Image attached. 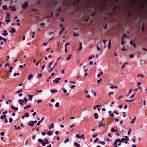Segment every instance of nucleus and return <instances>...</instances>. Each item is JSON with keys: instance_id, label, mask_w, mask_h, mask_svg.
Segmentation results:
<instances>
[{"instance_id": "f257e3e1", "label": "nucleus", "mask_w": 147, "mask_h": 147, "mask_svg": "<svg viewBox=\"0 0 147 147\" xmlns=\"http://www.w3.org/2000/svg\"><path fill=\"white\" fill-rule=\"evenodd\" d=\"M121 142L120 139H118L115 140L113 142V145H114V147H117V146H120L121 144Z\"/></svg>"}, {"instance_id": "f03ea898", "label": "nucleus", "mask_w": 147, "mask_h": 147, "mask_svg": "<svg viewBox=\"0 0 147 147\" xmlns=\"http://www.w3.org/2000/svg\"><path fill=\"white\" fill-rule=\"evenodd\" d=\"M38 141L39 142L41 143L43 146H44L46 144H48L49 143L48 140L47 139H45V142H44L43 140L41 139H39Z\"/></svg>"}, {"instance_id": "7ed1b4c3", "label": "nucleus", "mask_w": 147, "mask_h": 147, "mask_svg": "<svg viewBox=\"0 0 147 147\" xmlns=\"http://www.w3.org/2000/svg\"><path fill=\"white\" fill-rule=\"evenodd\" d=\"M123 138L120 140L121 142L124 143L125 142V144H127L129 140V138L127 136H123Z\"/></svg>"}, {"instance_id": "20e7f679", "label": "nucleus", "mask_w": 147, "mask_h": 147, "mask_svg": "<svg viewBox=\"0 0 147 147\" xmlns=\"http://www.w3.org/2000/svg\"><path fill=\"white\" fill-rule=\"evenodd\" d=\"M28 5V2H26L22 5V7L24 9H26Z\"/></svg>"}, {"instance_id": "39448f33", "label": "nucleus", "mask_w": 147, "mask_h": 147, "mask_svg": "<svg viewBox=\"0 0 147 147\" xmlns=\"http://www.w3.org/2000/svg\"><path fill=\"white\" fill-rule=\"evenodd\" d=\"M61 79V78H56L55 80L53 81V82L56 83H58L59 82V80H60Z\"/></svg>"}, {"instance_id": "423d86ee", "label": "nucleus", "mask_w": 147, "mask_h": 147, "mask_svg": "<svg viewBox=\"0 0 147 147\" xmlns=\"http://www.w3.org/2000/svg\"><path fill=\"white\" fill-rule=\"evenodd\" d=\"M62 90H63L64 93L67 96L69 95V94L67 92V91L65 89V88L64 87H63L62 88Z\"/></svg>"}, {"instance_id": "0eeeda50", "label": "nucleus", "mask_w": 147, "mask_h": 147, "mask_svg": "<svg viewBox=\"0 0 147 147\" xmlns=\"http://www.w3.org/2000/svg\"><path fill=\"white\" fill-rule=\"evenodd\" d=\"M82 49V43L81 42L79 43V48L78 49L79 51H81Z\"/></svg>"}, {"instance_id": "6e6552de", "label": "nucleus", "mask_w": 147, "mask_h": 147, "mask_svg": "<svg viewBox=\"0 0 147 147\" xmlns=\"http://www.w3.org/2000/svg\"><path fill=\"white\" fill-rule=\"evenodd\" d=\"M34 123L33 121H30L28 124V125L32 127L33 126Z\"/></svg>"}, {"instance_id": "1a4fd4ad", "label": "nucleus", "mask_w": 147, "mask_h": 147, "mask_svg": "<svg viewBox=\"0 0 147 147\" xmlns=\"http://www.w3.org/2000/svg\"><path fill=\"white\" fill-rule=\"evenodd\" d=\"M18 102L20 103L21 105H23L22 103L24 102V101L23 100L19 99L18 100Z\"/></svg>"}, {"instance_id": "9d476101", "label": "nucleus", "mask_w": 147, "mask_h": 147, "mask_svg": "<svg viewBox=\"0 0 147 147\" xmlns=\"http://www.w3.org/2000/svg\"><path fill=\"white\" fill-rule=\"evenodd\" d=\"M99 123H100V124L98 125V127H104L105 126V124H103L102 122L101 123H100V122H99Z\"/></svg>"}, {"instance_id": "9b49d317", "label": "nucleus", "mask_w": 147, "mask_h": 147, "mask_svg": "<svg viewBox=\"0 0 147 147\" xmlns=\"http://www.w3.org/2000/svg\"><path fill=\"white\" fill-rule=\"evenodd\" d=\"M27 96L28 97H29L28 100L30 101L31 100L33 96L32 95H30L29 94H28L27 95Z\"/></svg>"}, {"instance_id": "f8f14e48", "label": "nucleus", "mask_w": 147, "mask_h": 147, "mask_svg": "<svg viewBox=\"0 0 147 147\" xmlns=\"http://www.w3.org/2000/svg\"><path fill=\"white\" fill-rule=\"evenodd\" d=\"M11 30L9 31V32L10 33H12L15 32L16 30L15 29L12 28Z\"/></svg>"}, {"instance_id": "ddd939ff", "label": "nucleus", "mask_w": 147, "mask_h": 147, "mask_svg": "<svg viewBox=\"0 0 147 147\" xmlns=\"http://www.w3.org/2000/svg\"><path fill=\"white\" fill-rule=\"evenodd\" d=\"M54 127V123H52L50 126L49 127V128L50 129H51V128H53Z\"/></svg>"}, {"instance_id": "4468645a", "label": "nucleus", "mask_w": 147, "mask_h": 147, "mask_svg": "<svg viewBox=\"0 0 147 147\" xmlns=\"http://www.w3.org/2000/svg\"><path fill=\"white\" fill-rule=\"evenodd\" d=\"M74 146L76 147H80V145L79 144H78L76 142L74 143Z\"/></svg>"}, {"instance_id": "2eb2a0df", "label": "nucleus", "mask_w": 147, "mask_h": 147, "mask_svg": "<svg viewBox=\"0 0 147 147\" xmlns=\"http://www.w3.org/2000/svg\"><path fill=\"white\" fill-rule=\"evenodd\" d=\"M98 114L97 113H95L94 114V116L95 117V118L96 119H98Z\"/></svg>"}, {"instance_id": "dca6fc26", "label": "nucleus", "mask_w": 147, "mask_h": 147, "mask_svg": "<svg viewBox=\"0 0 147 147\" xmlns=\"http://www.w3.org/2000/svg\"><path fill=\"white\" fill-rule=\"evenodd\" d=\"M33 77V75L32 74H30L28 77V80H30Z\"/></svg>"}, {"instance_id": "f3484780", "label": "nucleus", "mask_w": 147, "mask_h": 147, "mask_svg": "<svg viewBox=\"0 0 147 147\" xmlns=\"http://www.w3.org/2000/svg\"><path fill=\"white\" fill-rule=\"evenodd\" d=\"M50 91L51 93H56L57 92V90H55V89H53V90H51Z\"/></svg>"}, {"instance_id": "a211bd4d", "label": "nucleus", "mask_w": 147, "mask_h": 147, "mask_svg": "<svg viewBox=\"0 0 147 147\" xmlns=\"http://www.w3.org/2000/svg\"><path fill=\"white\" fill-rule=\"evenodd\" d=\"M136 117H135L131 121V124H133L134 122L135 121V120L136 119Z\"/></svg>"}, {"instance_id": "6ab92c4d", "label": "nucleus", "mask_w": 147, "mask_h": 147, "mask_svg": "<svg viewBox=\"0 0 147 147\" xmlns=\"http://www.w3.org/2000/svg\"><path fill=\"white\" fill-rule=\"evenodd\" d=\"M34 101L35 102H36L38 104L42 102V100H35Z\"/></svg>"}, {"instance_id": "aec40b11", "label": "nucleus", "mask_w": 147, "mask_h": 147, "mask_svg": "<svg viewBox=\"0 0 147 147\" xmlns=\"http://www.w3.org/2000/svg\"><path fill=\"white\" fill-rule=\"evenodd\" d=\"M11 107L12 109H14L16 111L18 110V108L17 107L15 108L14 106L13 105H12L11 106Z\"/></svg>"}, {"instance_id": "412c9836", "label": "nucleus", "mask_w": 147, "mask_h": 147, "mask_svg": "<svg viewBox=\"0 0 147 147\" xmlns=\"http://www.w3.org/2000/svg\"><path fill=\"white\" fill-rule=\"evenodd\" d=\"M4 32L5 33V34L4 33H3V36H7L8 35V34L7 33V31L6 30H4Z\"/></svg>"}, {"instance_id": "4be33fe9", "label": "nucleus", "mask_w": 147, "mask_h": 147, "mask_svg": "<svg viewBox=\"0 0 147 147\" xmlns=\"http://www.w3.org/2000/svg\"><path fill=\"white\" fill-rule=\"evenodd\" d=\"M71 57H72V55H69L68 56L67 58L66 59V60H70L71 59Z\"/></svg>"}, {"instance_id": "5701e85b", "label": "nucleus", "mask_w": 147, "mask_h": 147, "mask_svg": "<svg viewBox=\"0 0 147 147\" xmlns=\"http://www.w3.org/2000/svg\"><path fill=\"white\" fill-rule=\"evenodd\" d=\"M57 63H56L55 64V65H54V66L53 67L51 68L50 69L49 71V72H51L53 69V68H54V67H55V66L57 65Z\"/></svg>"}, {"instance_id": "b1692460", "label": "nucleus", "mask_w": 147, "mask_h": 147, "mask_svg": "<svg viewBox=\"0 0 147 147\" xmlns=\"http://www.w3.org/2000/svg\"><path fill=\"white\" fill-rule=\"evenodd\" d=\"M111 40H110L108 43V49H110V47H111Z\"/></svg>"}, {"instance_id": "393cba45", "label": "nucleus", "mask_w": 147, "mask_h": 147, "mask_svg": "<svg viewBox=\"0 0 147 147\" xmlns=\"http://www.w3.org/2000/svg\"><path fill=\"white\" fill-rule=\"evenodd\" d=\"M125 100L126 102H133L134 101V99H132L131 100H128L127 99H125Z\"/></svg>"}, {"instance_id": "a878e982", "label": "nucleus", "mask_w": 147, "mask_h": 147, "mask_svg": "<svg viewBox=\"0 0 147 147\" xmlns=\"http://www.w3.org/2000/svg\"><path fill=\"white\" fill-rule=\"evenodd\" d=\"M116 131V130H115L113 127L112 128L111 130V132L112 133H114Z\"/></svg>"}, {"instance_id": "bb28decb", "label": "nucleus", "mask_w": 147, "mask_h": 147, "mask_svg": "<svg viewBox=\"0 0 147 147\" xmlns=\"http://www.w3.org/2000/svg\"><path fill=\"white\" fill-rule=\"evenodd\" d=\"M103 74V72L102 71H101L100 72V74H98L97 76L98 77H99L101 75H102Z\"/></svg>"}, {"instance_id": "cd10ccee", "label": "nucleus", "mask_w": 147, "mask_h": 147, "mask_svg": "<svg viewBox=\"0 0 147 147\" xmlns=\"http://www.w3.org/2000/svg\"><path fill=\"white\" fill-rule=\"evenodd\" d=\"M2 8L4 10H6L7 9V6L5 5L3 6L2 7Z\"/></svg>"}, {"instance_id": "c85d7f7f", "label": "nucleus", "mask_w": 147, "mask_h": 147, "mask_svg": "<svg viewBox=\"0 0 147 147\" xmlns=\"http://www.w3.org/2000/svg\"><path fill=\"white\" fill-rule=\"evenodd\" d=\"M31 107V106L30 105H28V106H25L24 107V109H26L27 108H29L30 107Z\"/></svg>"}, {"instance_id": "c756f323", "label": "nucleus", "mask_w": 147, "mask_h": 147, "mask_svg": "<svg viewBox=\"0 0 147 147\" xmlns=\"http://www.w3.org/2000/svg\"><path fill=\"white\" fill-rule=\"evenodd\" d=\"M47 134L49 136L53 134V133L51 131H49L47 133Z\"/></svg>"}, {"instance_id": "7c9ffc66", "label": "nucleus", "mask_w": 147, "mask_h": 147, "mask_svg": "<svg viewBox=\"0 0 147 147\" xmlns=\"http://www.w3.org/2000/svg\"><path fill=\"white\" fill-rule=\"evenodd\" d=\"M69 141V138H66V140L64 141V142L65 143H66L67 142H68Z\"/></svg>"}, {"instance_id": "2f4dec72", "label": "nucleus", "mask_w": 147, "mask_h": 147, "mask_svg": "<svg viewBox=\"0 0 147 147\" xmlns=\"http://www.w3.org/2000/svg\"><path fill=\"white\" fill-rule=\"evenodd\" d=\"M76 137H77V138H78V139H80V138H81V136H80V135H78V134H76Z\"/></svg>"}, {"instance_id": "473e14b6", "label": "nucleus", "mask_w": 147, "mask_h": 147, "mask_svg": "<svg viewBox=\"0 0 147 147\" xmlns=\"http://www.w3.org/2000/svg\"><path fill=\"white\" fill-rule=\"evenodd\" d=\"M134 57V55L132 54H130L129 55V57L130 58H133Z\"/></svg>"}, {"instance_id": "72a5a7b5", "label": "nucleus", "mask_w": 147, "mask_h": 147, "mask_svg": "<svg viewBox=\"0 0 147 147\" xmlns=\"http://www.w3.org/2000/svg\"><path fill=\"white\" fill-rule=\"evenodd\" d=\"M7 18H8V19L10 20V16L9 14L7 13Z\"/></svg>"}, {"instance_id": "f704fd0d", "label": "nucleus", "mask_w": 147, "mask_h": 147, "mask_svg": "<svg viewBox=\"0 0 147 147\" xmlns=\"http://www.w3.org/2000/svg\"><path fill=\"white\" fill-rule=\"evenodd\" d=\"M64 28H62V29L60 31L59 35L60 34H61L64 30Z\"/></svg>"}, {"instance_id": "c9c22d12", "label": "nucleus", "mask_w": 147, "mask_h": 147, "mask_svg": "<svg viewBox=\"0 0 147 147\" xmlns=\"http://www.w3.org/2000/svg\"><path fill=\"white\" fill-rule=\"evenodd\" d=\"M59 106V102H57L55 105V106L56 107H58Z\"/></svg>"}, {"instance_id": "e433bc0d", "label": "nucleus", "mask_w": 147, "mask_h": 147, "mask_svg": "<svg viewBox=\"0 0 147 147\" xmlns=\"http://www.w3.org/2000/svg\"><path fill=\"white\" fill-rule=\"evenodd\" d=\"M94 56L93 55H92L91 56H90L89 58V59H92V58H94Z\"/></svg>"}, {"instance_id": "4c0bfd02", "label": "nucleus", "mask_w": 147, "mask_h": 147, "mask_svg": "<svg viewBox=\"0 0 147 147\" xmlns=\"http://www.w3.org/2000/svg\"><path fill=\"white\" fill-rule=\"evenodd\" d=\"M53 62H51L48 65V67L49 68H50L51 67V65L52 64Z\"/></svg>"}, {"instance_id": "58836bf2", "label": "nucleus", "mask_w": 147, "mask_h": 147, "mask_svg": "<svg viewBox=\"0 0 147 147\" xmlns=\"http://www.w3.org/2000/svg\"><path fill=\"white\" fill-rule=\"evenodd\" d=\"M14 127H15V129H16V130H18V129H20V126H18V127H16V125H15V126H14Z\"/></svg>"}, {"instance_id": "ea45409f", "label": "nucleus", "mask_w": 147, "mask_h": 147, "mask_svg": "<svg viewBox=\"0 0 147 147\" xmlns=\"http://www.w3.org/2000/svg\"><path fill=\"white\" fill-rule=\"evenodd\" d=\"M132 90H133V89H130L129 90V93H128V94H127V95L128 96H129V94H130V93L131 92V91H132Z\"/></svg>"}, {"instance_id": "a19ab883", "label": "nucleus", "mask_w": 147, "mask_h": 147, "mask_svg": "<svg viewBox=\"0 0 147 147\" xmlns=\"http://www.w3.org/2000/svg\"><path fill=\"white\" fill-rule=\"evenodd\" d=\"M99 142L100 144H103V145H105V142H104V141H102V142L100 141V142Z\"/></svg>"}, {"instance_id": "79ce46f5", "label": "nucleus", "mask_w": 147, "mask_h": 147, "mask_svg": "<svg viewBox=\"0 0 147 147\" xmlns=\"http://www.w3.org/2000/svg\"><path fill=\"white\" fill-rule=\"evenodd\" d=\"M24 101H25V103H26L27 102V99L26 98H24L23 99Z\"/></svg>"}, {"instance_id": "37998d69", "label": "nucleus", "mask_w": 147, "mask_h": 147, "mask_svg": "<svg viewBox=\"0 0 147 147\" xmlns=\"http://www.w3.org/2000/svg\"><path fill=\"white\" fill-rule=\"evenodd\" d=\"M14 76H16L17 75H20V74L19 73H14Z\"/></svg>"}, {"instance_id": "c03bdc74", "label": "nucleus", "mask_w": 147, "mask_h": 147, "mask_svg": "<svg viewBox=\"0 0 147 147\" xmlns=\"http://www.w3.org/2000/svg\"><path fill=\"white\" fill-rule=\"evenodd\" d=\"M13 121V119L12 118H10L9 119V122L10 123H11Z\"/></svg>"}, {"instance_id": "a18cd8bd", "label": "nucleus", "mask_w": 147, "mask_h": 147, "mask_svg": "<svg viewBox=\"0 0 147 147\" xmlns=\"http://www.w3.org/2000/svg\"><path fill=\"white\" fill-rule=\"evenodd\" d=\"M114 88L115 87L113 85H111V86L110 87V88L112 89H114Z\"/></svg>"}, {"instance_id": "49530a36", "label": "nucleus", "mask_w": 147, "mask_h": 147, "mask_svg": "<svg viewBox=\"0 0 147 147\" xmlns=\"http://www.w3.org/2000/svg\"><path fill=\"white\" fill-rule=\"evenodd\" d=\"M13 69V67H10L9 71L11 72H12V70Z\"/></svg>"}, {"instance_id": "de8ad7c7", "label": "nucleus", "mask_w": 147, "mask_h": 147, "mask_svg": "<svg viewBox=\"0 0 147 147\" xmlns=\"http://www.w3.org/2000/svg\"><path fill=\"white\" fill-rule=\"evenodd\" d=\"M10 20L8 19H6L5 20V21H6L7 23H8L9 22H10Z\"/></svg>"}, {"instance_id": "09e8293b", "label": "nucleus", "mask_w": 147, "mask_h": 147, "mask_svg": "<svg viewBox=\"0 0 147 147\" xmlns=\"http://www.w3.org/2000/svg\"><path fill=\"white\" fill-rule=\"evenodd\" d=\"M41 122H42L41 121H39L37 123V125H39L40 124V123Z\"/></svg>"}, {"instance_id": "8fccbe9b", "label": "nucleus", "mask_w": 147, "mask_h": 147, "mask_svg": "<svg viewBox=\"0 0 147 147\" xmlns=\"http://www.w3.org/2000/svg\"><path fill=\"white\" fill-rule=\"evenodd\" d=\"M22 89L20 90L19 91H17L16 92V93H20V92H22Z\"/></svg>"}, {"instance_id": "3c124183", "label": "nucleus", "mask_w": 147, "mask_h": 147, "mask_svg": "<svg viewBox=\"0 0 147 147\" xmlns=\"http://www.w3.org/2000/svg\"><path fill=\"white\" fill-rule=\"evenodd\" d=\"M131 131V129H129L128 132V135H129L130 134Z\"/></svg>"}, {"instance_id": "603ef678", "label": "nucleus", "mask_w": 147, "mask_h": 147, "mask_svg": "<svg viewBox=\"0 0 147 147\" xmlns=\"http://www.w3.org/2000/svg\"><path fill=\"white\" fill-rule=\"evenodd\" d=\"M113 92H111L109 93L108 95L109 96H110V95H111V94L113 95Z\"/></svg>"}, {"instance_id": "864d4df0", "label": "nucleus", "mask_w": 147, "mask_h": 147, "mask_svg": "<svg viewBox=\"0 0 147 147\" xmlns=\"http://www.w3.org/2000/svg\"><path fill=\"white\" fill-rule=\"evenodd\" d=\"M97 50L98 51H100L101 50V49L100 48L98 47V45L97 46Z\"/></svg>"}, {"instance_id": "5fc2aeb1", "label": "nucleus", "mask_w": 147, "mask_h": 147, "mask_svg": "<svg viewBox=\"0 0 147 147\" xmlns=\"http://www.w3.org/2000/svg\"><path fill=\"white\" fill-rule=\"evenodd\" d=\"M74 35L75 37H76L77 36H79V34H76L75 33L74 34Z\"/></svg>"}, {"instance_id": "6e6d98bb", "label": "nucleus", "mask_w": 147, "mask_h": 147, "mask_svg": "<svg viewBox=\"0 0 147 147\" xmlns=\"http://www.w3.org/2000/svg\"><path fill=\"white\" fill-rule=\"evenodd\" d=\"M42 76V74H39L38 75V78H39L40 77Z\"/></svg>"}, {"instance_id": "4d7b16f0", "label": "nucleus", "mask_w": 147, "mask_h": 147, "mask_svg": "<svg viewBox=\"0 0 147 147\" xmlns=\"http://www.w3.org/2000/svg\"><path fill=\"white\" fill-rule=\"evenodd\" d=\"M81 138L82 137V139H83V140H84L85 139V138L84 137V134H82L81 136Z\"/></svg>"}, {"instance_id": "13d9d810", "label": "nucleus", "mask_w": 147, "mask_h": 147, "mask_svg": "<svg viewBox=\"0 0 147 147\" xmlns=\"http://www.w3.org/2000/svg\"><path fill=\"white\" fill-rule=\"evenodd\" d=\"M102 80V79H101L99 80H97V83L98 84H99L100 82H101Z\"/></svg>"}, {"instance_id": "bf43d9fd", "label": "nucleus", "mask_w": 147, "mask_h": 147, "mask_svg": "<svg viewBox=\"0 0 147 147\" xmlns=\"http://www.w3.org/2000/svg\"><path fill=\"white\" fill-rule=\"evenodd\" d=\"M134 94H133L130 97V98H133L134 96Z\"/></svg>"}, {"instance_id": "052dcab7", "label": "nucleus", "mask_w": 147, "mask_h": 147, "mask_svg": "<svg viewBox=\"0 0 147 147\" xmlns=\"http://www.w3.org/2000/svg\"><path fill=\"white\" fill-rule=\"evenodd\" d=\"M9 66V63H6L5 65V67H6L7 66Z\"/></svg>"}, {"instance_id": "680f3d73", "label": "nucleus", "mask_w": 147, "mask_h": 147, "mask_svg": "<svg viewBox=\"0 0 147 147\" xmlns=\"http://www.w3.org/2000/svg\"><path fill=\"white\" fill-rule=\"evenodd\" d=\"M26 117V115H23L21 117V118L22 119H24V118Z\"/></svg>"}, {"instance_id": "e2e57ef3", "label": "nucleus", "mask_w": 147, "mask_h": 147, "mask_svg": "<svg viewBox=\"0 0 147 147\" xmlns=\"http://www.w3.org/2000/svg\"><path fill=\"white\" fill-rule=\"evenodd\" d=\"M25 114L26 115V117H28L29 116V115H28V113L27 112L25 113Z\"/></svg>"}, {"instance_id": "0e129e2a", "label": "nucleus", "mask_w": 147, "mask_h": 147, "mask_svg": "<svg viewBox=\"0 0 147 147\" xmlns=\"http://www.w3.org/2000/svg\"><path fill=\"white\" fill-rule=\"evenodd\" d=\"M11 11H16V9L14 7H13L12 9H11Z\"/></svg>"}, {"instance_id": "69168bd1", "label": "nucleus", "mask_w": 147, "mask_h": 147, "mask_svg": "<svg viewBox=\"0 0 147 147\" xmlns=\"http://www.w3.org/2000/svg\"><path fill=\"white\" fill-rule=\"evenodd\" d=\"M109 115L111 117H114V115L113 113H111V114H110V115Z\"/></svg>"}, {"instance_id": "338daca9", "label": "nucleus", "mask_w": 147, "mask_h": 147, "mask_svg": "<svg viewBox=\"0 0 147 147\" xmlns=\"http://www.w3.org/2000/svg\"><path fill=\"white\" fill-rule=\"evenodd\" d=\"M5 133L4 132H1L0 133V135L1 136H4V135Z\"/></svg>"}, {"instance_id": "774afa93", "label": "nucleus", "mask_w": 147, "mask_h": 147, "mask_svg": "<svg viewBox=\"0 0 147 147\" xmlns=\"http://www.w3.org/2000/svg\"><path fill=\"white\" fill-rule=\"evenodd\" d=\"M86 98H91L90 96V95H88L87 96H86Z\"/></svg>"}]
</instances>
